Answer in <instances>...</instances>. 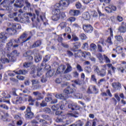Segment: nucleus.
<instances>
[{"instance_id":"obj_1","label":"nucleus","mask_w":126,"mask_h":126,"mask_svg":"<svg viewBox=\"0 0 126 126\" xmlns=\"http://www.w3.org/2000/svg\"><path fill=\"white\" fill-rule=\"evenodd\" d=\"M69 5V0H62L59 3H56L54 6V10L53 11V16L52 19L53 21H58L60 19H63L65 17L64 12L61 13V10L64 9L65 7H67Z\"/></svg>"},{"instance_id":"obj_2","label":"nucleus","mask_w":126,"mask_h":126,"mask_svg":"<svg viewBox=\"0 0 126 126\" xmlns=\"http://www.w3.org/2000/svg\"><path fill=\"white\" fill-rule=\"evenodd\" d=\"M28 36V34L26 33V32H24L18 39V40H11L9 42L6 44V48L7 51L10 52V51H12L15 48H18L19 46L18 44H14V42H15L16 44H20L22 43H25V42H27V41H29L30 39H31V36H29L26 39H24V38H26Z\"/></svg>"},{"instance_id":"obj_3","label":"nucleus","mask_w":126,"mask_h":126,"mask_svg":"<svg viewBox=\"0 0 126 126\" xmlns=\"http://www.w3.org/2000/svg\"><path fill=\"white\" fill-rule=\"evenodd\" d=\"M6 31L8 32V33L6 32H1L0 34V41H1L2 43H5L6 42V39H7V34L9 35H13L16 32V30L13 29L8 28L6 29Z\"/></svg>"},{"instance_id":"obj_4","label":"nucleus","mask_w":126,"mask_h":126,"mask_svg":"<svg viewBox=\"0 0 126 126\" xmlns=\"http://www.w3.org/2000/svg\"><path fill=\"white\" fill-rule=\"evenodd\" d=\"M105 10L108 13H112L113 11H117V7L114 5H110L105 8Z\"/></svg>"},{"instance_id":"obj_5","label":"nucleus","mask_w":126,"mask_h":126,"mask_svg":"<svg viewBox=\"0 0 126 126\" xmlns=\"http://www.w3.org/2000/svg\"><path fill=\"white\" fill-rule=\"evenodd\" d=\"M83 29L85 32L87 33H92L93 31V28L91 25H84L83 26Z\"/></svg>"},{"instance_id":"obj_6","label":"nucleus","mask_w":126,"mask_h":126,"mask_svg":"<svg viewBox=\"0 0 126 126\" xmlns=\"http://www.w3.org/2000/svg\"><path fill=\"white\" fill-rule=\"evenodd\" d=\"M118 32L121 33H125L126 32V23L125 22H122L121 23V26L118 28Z\"/></svg>"},{"instance_id":"obj_7","label":"nucleus","mask_w":126,"mask_h":126,"mask_svg":"<svg viewBox=\"0 0 126 126\" xmlns=\"http://www.w3.org/2000/svg\"><path fill=\"white\" fill-rule=\"evenodd\" d=\"M75 92H76V90L70 88V87H68L63 91V93L66 95H69V94H72V93H75Z\"/></svg>"},{"instance_id":"obj_8","label":"nucleus","mask_w":126,"mask_h":126,"mask_svg":"<svg viewBox=\"0 0 126 126\" xmlns=\"http://www.w3.org/2000/svg\"><path fill=\"white\" fill-rule=\"evenodd\" d=\"M109 31H110V36L107 38L106 42L107 43H108L109 46H111V45H113V44H114L113 41L112 40V39H113V30L110 28L109 29Z\"/></svg>"},{"instance_id":"obj_9","label":"nucleus","mask_w":126,"mask_h":126,"mask_svg":"<svg viewBox=\"0 0 126 126\" xmlns=\"http://www.w3.org/2000/svg\"><path fill=\"white\" fill-rule=\"evenodd\" d=\"M68 108L72 111H75L76 110H79V106H77L76 104L74 103H70L68 104Z\"/></svg>"},{"instance_id":"obj_10","label":"nucleus","mask_w":126,"mask_h":126,"mask_svg":"<svg viewBox=\"0 0 126 126\" xmlns=\"http://www.w3.org/2000/svg\"><path fill=\"white\" fill-rule=\"evenodd\" d=\"M32 94L34 96H36L37 97L36 100H42V99H44V95H42V93L38 91L33 92Z\"/></svg>"},{"instance_id":"obj_11","label":"nucleus","mask_w":126,"mask_h":126,"mask_svg":"<svg viewBox=\"0 0 126 126\" xmlns=\"http://www.w3.org/2000/svg\"><path fill=\"white\" fill-rule=\"evenodd\" d=\"M24 57L27 58L29 61H32L33 60V56H32V52L28 51L26 52L23 54Z\"/></svg>"},{"instance_id":"obj_12","label":"nucleus","mask_w":126,"mask_h":126,"mask_svg":"<svg viewBox=\"0 0 126 126\" xmlns=\"http://www.w3.org/2000/svg\"><path fill=\"white\" fill-rule=\"evenodd\" d=\"M23 0H16L14 4L15 7H19L21 8L23 6Z\"/></svg>"},{"instance_id":"obj_13","label":"nucleus","mask_w":126,"mask_h":126,"mask_svg":"<svg viewBox=\"0 0 126 126\" xmlns=\"http://www.w3.org/2000/svg\"><path fill=\"white\" fill-rule=\"evenodd\" d=\"M103 67L104 68L101 69L98 75L101 77H104V76H106V75L107 74V72L106 71L107 69L106 68V65H103Z\"/></svg>"},{"instance_id":"obj_14","label":"nucleus","mask_w":126,"mask_h":126,"mask_svg":"<svg viewBox=\"0 0 126 126\" xmlns=\"http://www.w3.org/2000/svg\"><path fill=\"white\" fill-rule=\"evenodd\" d=\"M69 14L70 15H72V16H77L80 14V11L79 10H70L69 11Z\"/></svg>"},{"instance_id":"obj_15","label":"nucleus","mask_w":126,"mask_h":126,"mask_svg":"<svg viewBox=\"0 0 126 126\" xmlns=\"http://www.w3.org/2000/svg\"><path fill=\"white\" fill-rule=\"evenodd\" d=\"M42 44V42L40 40H37L32 45H31L30 47V49H34V48H37L38 47H40V46Z\"/></svg>"},{"instance_id":"obj_16","label":"nucleus","mask_w":126,"mask_h":126,"mask_svg":"<svg viewBox=\"0 0 126 126\" xmlns=\"http://www.w3.org/2000/svg\"><path fill=\"white\" fill-rule=\"evenodd\" d=\"M37 69H38L37 68V67H36L35 65L32 66L31 71L30 73L32 75L33 77L34 78L36 77V74H35V73H36V71H37Z\"/></svg>"},{"instance_id":"obj_17","label":"nucleus","mask_w":126,"mask_h":126,"mask_svg":"<svg viewBox=\"0 0 126 126\" xmlns=\"http://www.w3.org/2000/svg\"><path fill=\"white\" fill-rule=\"evenodd\" d=\"M13 72H14L16 74L25 75V74H27L28 71L25 70H20L19 71L14 70Z\"/></svg>"},{"instance_id":"obj_18","label":"nucleus","mask_w":126,"mask_h":126,"mask_svg":"<svg viewBox=\"0 0 126 126\" xmlns=\"http://www.w3.org/2000/svg\"><path fill=\"white\" fill-rule=\"evenodd\" d=\"M112 87L115 90H120L122 88V85L120 83H112Z\"/></svg>"},{"instance_id":"obj_19","label":"nucleus","mask_w":126,"mask_h":126,"mask_svg":"<svg viewBox=\"0 0 126 126\" xmlns=\"http://www.w3.org/2000/svg\"><path fill=\"white\" fill-rule=\"evenodd\" d=\"M23 101V98H22V97H17L16 100H12V103L13 104L17 105L18 104H21Z\"/></svg>"},{"instance_id":"obj_20","label":"nucleus","mask_w":126,"mask_h":126,"mask_svg":"<svg viewBox=\"0 0 126 126\" xmlns=\"http://www.w3.org/2000/svg\"><path fill=\"white\" fill-rule=\"evenodd\" d=\"M50 59H51V56L50 55H46L43 57V61L41 63L42 66H44L45 65L44 63H47L48 61H50Z\"/></svg>"},{"instance_id":"obj_21","label":"nucleus","mask_w":126,"mask_h":126,"mask_svg":"<svg viewBox=\"0 0 126 126\" xmlns=\"http://www.w3.org/2000/svg\"><path fill=\"white\" fill-rule=\"evenodd\" d=\"M80 54L82 55V57H83L85 59H86L87 57L89 58L91 57V54L90 52L85 51L84 52H80Z\"/></svg>"},{"instance_id":"obj_22","label":"nucleus","mask_w":126,"mask_h":126,"mask_svg":"<svg viewBox=\"0 0 126 126\" xmlns=\"http://www.w3.org/2000/svg\"><path fill=\"white\" fill-rule=\"evenodd\" d=\"M82 17L83 19H85V20H89V19H90V18H91L90 14H89V12H87L84 13L83 14Z\"/></svg>"},{"instance_id":"obj_23","label":"nucleus","mask_w":126,"mask_h":126,"mask_svg":"<svg viewBox=\"0 0 126 126\" xmlns=\"http://www.w3.org/2000/svg\"><path fill=\"white\" fill-rule=\"evenodd\" d=\"M7 57H8L9 62H15V60H16L15 58L16 56H14V55H12L10 54H7Z\"/></svg>"},{"instance_id":"obj_24","label":"nucleus","mask_w":126,"mask_h":126,"mask_svg":"<svg viewBox=\"0 0 126 126\" xmlns=\"http://www.w3.org/2000/svg\"><path fill=\"white\" fill-rule=\"evenodd\" d=\"M0 94L2 96V98L1 99H6V98H10V97H11L10 95H9V94L6 96V94L5 93V92H3V91L0 92Z\"/></svg>"},{"instance_id":"obj_25","label":"nucleus","mask_w":126,"mask_h":126,"mask_svg":"<svg viewBox=\"0 0 126 126\" xmlns=\"http://www.w3.org/2000/svg\"><path fill=\"white\" fill-rule=\"evenodd\" d=\"M100 44L101 41H98L96 43V45L97 46V50L100 53H104V50H103V48L102 47V46L100 45Z\"/></svg>"},{"instance_id":"obj_26","label":"nucleus","mask_w":126,"mask_h":126,"mask_svg":"<svg viewBox=\"0 0 126 126\" xmlns=\"http://www.w3.org/2000/svg\"><path fill=\"white\" fill-rule=\"evenodd\" d=\"M8 117L7 113H4L3 112H0V120H3V119H6Z\"/></svg>"},{"instance_id":"obj_27","label":"nucleus","mask_w":126,"mask_h":126,"mask_svg":"<svg viewBox=\"0 0 126 126\" xmlns=\"http://www.w3.org/2000/svg\"><path fill=\"white\" fill-rule=\"evenodd\" d=\"M90 49L93 52H95L97 50V45L94 43H91L90 46Z\"/></svg>"},{"instance_id":"obj_28","label":"nucleus","mask_w":126,"mask_h":126,"mask_svg":"<svg viewBox=\"0 0 126 126\" xmlns=\"http://www.w3.org/2000/svg\"><path fill=\"white\" fill-rule=\"evenodd\" d=\"M115 38L116 39L117 41L120 42V43H124V38H123V36L121 35H116Z\"/></svg>"},{"instance_id":"obj_29","label":"nucleus","mask_w":126,"mask_h":126,"mask_svg":"<svg viewBox=\"0 0 126 126\" xmlns=\"http://www.w3.org/2000/svg\"><path fill=\"white\" fill-rule=\"evenodd\" d=\"M0 62H1L2 63H8L9 60L8 59L6 58V57H2L0 59Z\"/></svg>"},{"instance_id":"obj_30","label":"nucleus","mask_w":126,"mask_h":126,"mask_svg":"<svg viewBox=\"0 0 126 126\" xmlns=\"http://www.w3.org/2000/svg\"><path fill=\"white\" fill-rule=\"evenodd\" d=\"M65 70V65H60L58 68H57V71H59V72H63Z\"/></svg>"},{"instance_id":"obj_31","label":"nucleus","mask_w":126,"mask_h":126,"mask_svg":"<svg viewBox=\"0 0 126 126\" xmlns=\"http://www.w3.org/2000/svg\"><path fill=\"white\" fill-rule=\"evenodd\" d=\"M25 117L26 118V119H32V118L34 117V113L32 112L26 113L25 115Z\"/></svg>"},{"instance_id":"obj_32","label":"nucleus","mask_w":126,"mask_h":126,"mask_svg":"<svg viewBox=\"0 0 126 126\" xmlns=\"http://www.w3.org/2000/svg\"><path fill=\"white\" fill-rule=\"evenodd\" d=\"M93 68L94 72H95V73H96V74L98 75L100 71V69L99 68V67L97 65H94Z\"/></svg>"},{"instance_id":"obj_33","label":"nucleus","mask_w":126,"mask_h":126,"mask_svg":"<svg viewBox=\"0 0 126 126\" xmlns=\"http://www.w3.org/2000/svg\"><path fill=\"white\" fill-rule=\"evenodd\" d=\"M72 70V67H71V66L69 65V64H67V68L64 72V73H68V72H70Z\"/></svg>"},{"instance_id":"obj_34","label":"nucleus","mask_w":126,"mask_h":126,"mask_svg":"<svg viewBox=\"0 0 126 126\" xmlns=\"http://www.w3.org/2000/svg\"><path fill=\"white\" fill-rule=\"evenodd\" d=\"M41 60H42V56L40 55H38L37 56H35L34 57V61L35 63H39V62H40V61H41Z\"/></svg>"},{"instance_id":"obj_35","label":"nucleus","mask_w":126,"mask_h":126,"mask_svg":"<svg viewBox=\"0 0 126 126\" xmlns=\"http://www.w3.org/2000/svg\"><path fill=\"white\" fill-rule=\"evenodd\" d=\"M66 25H67L66 22H63L60 24L59 26L61 27V29H64V28L66 27Z\"/></svg>"},{"instance_id":"obj_36","label":"nucleus","mask_w":126,"mask_h":126,"mask_svg":"<svg viewBox=\"0 0 126 126\" xmlns=\"http://www.w3.org/2000/svg\"><path fill=\"white\" fill-rule=\"evenodd\" d=\"M123 48L122 47H117L116 49V53L117 54H122L123 53Z\"/></svg>"},{"instance_id":"obj_37","label":"nucleus","mask_w":126,"mask_h":126,"mask_svg":"<svg viewBox=\"0 0 126 126\" xmlns=\"http://www.w3.org/2000/svg\"><path fill=\"white\" fill-rule=\"evenodd\" d=\"M55 97L57 99H61V100H63L64 99V96L63 95V94H57L55 95Z\"/></svg>"},{"instance_id":"obj_38","label":"nucleus","mask_w":126,"mask_h":126,"mask_svg":"<svg viewBox=\"0 0 126 126\" xmlns=\"http://www.w3.org/2000/svg\"><path fill=\"white\" fill-rule=\"evenodd\" d=\"M71 27L72 28H73V29H79V28H80V26H79V25L76 23H74L72 24Z\"/></svg>"},{"instance_id":"obj_39","label":"nucleus","mask_w":126,"mask_h":126,"mask_svg":"<svg viewBox=\"0 0 126 126\" xmlns=\"http://www.w3.org/2000/svg\"><path fill=\"white\" fill-rule=\"evenodd\" d=\"M85 71L88 74H89V73H91V71H92L91 67L89 66L86 67L85 68Z\"/></svg>"},{"instance_id":"obj_40","label":"nucleus","mask_w":126,"mask_h":126,"mask_svg":"<svg viewBox=\"0 0 126 126\" xmlns=\"http://www.w3.org/2000/svg\"><path fill=\"white\" fill-rule=\"evenodd\" d=\"M72 82H74V83H75L77 85H81V84H82V82L80 80V79H79L75 80L74 81H72Z\"/></svg>"},{"instance_id":"obj_41","label":"nucleus","mask_w":126,"mask_h":126,"mask_svg":"<svg viewBox=\"0 0 126 126\" xmlns=\"http://www.w3.org/2000/svg\"><path fill=\"white\" fill-rule=\"evenodd\" d=\"M83 125H84V123H83V122L81 120L77 121L75 124L76 126H83Z\"/></svg>"},{"instance_id":"obj_42","label":"nucleus","mask_w":126,"mask_h":126,"mask_svg":"<svg viewBox=\"0 0 126 126\" xmlns=\"http://www.w3.org/2000/svg\"><path fill=\"white\" fill-rule=\"evenodd\" d=\"M32 85L35 86L37 84H39V80L37 79H33L32 80Z\"/></svg>"},{"instance_id":"obj_43","label":"nucleus","mask_w":126,"mask_h":126,"mask_svg":"<svg viewBox=\"0 0 126 126\" xmlns=\"http://www.w3.org/2000/svg\"><path fill=\"white\" fill-rule=\"evenodd\" d=\"M72 40H73V41H74L75 42L79 41V38H78V37L74 33H73L72 35Z\"/></svg>"},{"instance_id":"obj_44","label":"nucleus","mask_w":126,"mask_h":126,"mask_svg":"<svg viewBox=\"0 0 126 126\" xmlns=\"http://www.w3.org/2000/svg\"><path fill=\"white\" fill-rule=\"evenodd\" d=\"M91 80L93 81V82H95V83H97V79L96 78V76L95 75H92Z\"/></svg>"},{"instance_id":"obj_45","label":"nucleus","mask_w":126,"mask_h":126,"mask_svg":"<svg viewBox=\"0 0 126 126\" xmlns=\"http://www.w3.org/2000/svg\"><path fill=\"white\" fill-rule=\"evenodd\" d=\"M51 109L53 111H57L60 109V106H59V105H54L52 106Z\"/></svg>"},{"instance_id":"obj_46","label":"nucleus","mask_w":126,"mask_h":126,"mask_svg":"<svg viewBox=\"0 0 126 126\" xmlns=\"http://www.w3.org/2000/svg\"><path fill=\"white\" fill-rule=\"evenodd\" d=\"M28 15H29V16H31V17H32L31 19H32V21H34V19H36V15L35 14H32V13H29L28 14Z\"/></svg>"},{"instance_id":"obj_47","label":"nucleus","mask_w":126,"mask_h":126,"mask_svg":"<svg viewBox=\"0 0 126 126\" xmlns=\"http://www.w3.org/2000/svg\"><path fill=\"white\" fill-rule=\"evenodd\" d=\"M7 0H4L2 2L0 3L1 5H2L3 7H6L7 6Z\"/></svg>"},{"instance_id":"obj_48","label":"nucleus","mask_w":126,"mask_h":126,"mask_svg":"<svg viewBox=\"0 0 126 126\" xmlns=\"http://www.w3.org/2000/svg\"><path fill=\"white\" fill-rule=\"evenodd\" d=\"M74 96L77 98V99H82L83 95L81 94H74Z\"/></svg>"},{"instance_id":"obj_49","label":"nucleus","mask_w":126,"mask_h":126,"mask_svg":"<svg viewBox=\"0 0 126 126\" xmlns=\"http://www.w3.org/2000/svg\"><path fill=\"white\" fill-rule=\"evenodd\" d=\"M103 57H104V60L105 61L106 63H111V61L110 60L109 58H108V57L106 56L105 55H104Z\"/></svg>"},{"instance_id":"obj_50","label":"nucleus","mask_w":126,"mask_h":126,"mask_svg":"<svg viewBox=\"0 0 126 126\" xmlns=\"http://www.w3.org/2000/svg\"><path fill=\"white\" fill-rule=\"evenodd\" d=\"M82 49H83V50H85L86 51L87 50H88V43H84L82 46Z\"/></svg>"},{"instance_id":"obj_51","label":"nucleus","mask_w":126,"mask_h":126,"mask_svg":"<svg viewBox=\"0 0 126 126\" xmlns=\"http://www.w3.org/2000/svg\"><path fill=\"white\" fill-rule=\"evenodd\" d=\"M58 105L61 110H64V104L63 103V102H60V104Z\"/></svg>"},{"instance_id":"obj_52","label":"nucleus","mask_w":126,"mask_h":126,"mask_svg":"<svg viewBox=\"0 0 126 126\" xmlns=\"http://www.w3.org/2000/svg\"><path fill=\"white\" fill-rule=\"evenodd\" d=\"M76 68L77 69V70L79 71V72H82V71H83V69H82V67H81L80 64L77 65Z\"/></svg>"},{"instance_id":"obj_53","label":"nucleus","mask_w":126,"mask_h":126,"mask_svg":"<svg viewBox=\"0 0 126 126\" xmlns=\"http://www.w3.org/2000/svg\"><path fill=\"white\" fill-rule=\"evenodd\" d=\"M97 58L98 59V60L100 61V63H103V55H102V54H99L97 55Z\"/></svg>"},{"instance_id":"obj_54","label":"nucleus","mask_w":126,"mask_h":126,"mask_svg":"<svg viewBox=\"0 0 126 126\" xmlns=\"http://www.w3.org/2000/svg\"><path fill=\"white\" fill-rule=\"evenodd\" d=\"M47 103L45 100H42V102L40 104V107H47Z\"/></svg>"},{"instance_id":"obj_55","label":"nucleus","mask_w":126,"mask_h":126,"mask_svg":"<svg viewBox=\"0 0 126 126\" xmlns=\"http://www.w3.org/2000/svg\"><path fill=\"white\" fill-rule=\"evenodd\" d=\"M0 107L2 108V109H4V110H8L9 109L8 106L5 104H1L0 105Z\"/></svg>"},{"instance_id":"obj_56","label":"nucleus","mask_w":126,"mask_h":126,"mask_svg":"<svg viewBox=\"0 0 126 126\" xmlns=\"http://www.w3.org/2000/svg\"><path fill=\"white\" fill-rule=\"evenodd\" d=\"M117 69L119 72H121V73H124V71H125V68L124 67H119L117 68Z\"/></svg>"},{"instance_id":"obj_57","label":"nucleus","mask_w":126,"mask_h":126,"mask_svg":"<svg viewBox=\"0 0 126 126\" xmlns=\"http://www.w3.org/2000/svg\"><path fill=\"white\" fill-rule=\"evenodd\" d=\"M80 37L82 40H85L87 38L86 35L84 33H81L80 34Z\"/></svg>"},{"instance_id":"obj_58","label":"nucleus","mask_w":126,"mask_h":126,"mask_svg":"<svg viewBox=\"0 0 126 126\" xmlns=\"http://www.w3.org/2000/svg\"><path fill=\"white\" fill-rule=\"evenodd\" d=\"M10 54L15 57H17V56L19 55V54L17 53V50H14Z\"/></svg>"},{"instance_id":"obj_59","label":"nucleus","mask_w":126,"mask_h":126,"mask_svg":"<svg viewBox=\"0 0 126 126\" xmlns=\"http://www.w3.org/2000/svg\"><path fill=\"white\" fill-rule=\"evenodd\" d=\"M40 123H42V126H47L46 125H47V121L43 120V119H40L39 120Z\"/></svg>"},{"instance_id":"obj_60","label":"nucleus","mask_w":126,"mask_h":126,"mask_svg":"<svg viewBox=\"0 0 126 126\" xmlns=\"http://www.w3.org/2000/svg\"><path fill=\"white\" fill-rule=\"evenodd\" d=\"M47 75H48L49 76H53L54 75V72H53V71L49 70L47 73H46Z\"/></svg>"},{"instance_id":"obj_61","label":"nucleus","mask_w":126,"mask_h":126,"mask_svg":"<svg viewBox=\"0 0 126 126\" xmlns=\"http://www.w3.org/2000/svg\"><path fill=\"white\" fill-rule=\"evenodd\" d=\"M28 102H31V103H33V102H35V100L33 99L32 96L29 95L28 96Z\"/></svg>"},{"instance_id":"obj_62","label":"nucleus","mask_w":126,"mask_h":126,"mask_svg":"<svg viewBox=\"0 0 126 126\" xmlns=\"http://www.w3.org/2000/svg\"><path fill=\"white\" fill-rule=\"evenodd\" d=\"M43 111L45 113H49L51 112V109H50L49 108H48V107H46V108H44Z\"/></svg>"},{"instance_id":"obj_63","label":"nucleus","mask_w":126,"mask_h":126,"mask_svg":"<svg viewBox=\"0 0 126 126\" xmlns=\"http://www.w3.org/2000/svg\"><path fill=\"white\" fill-rule=\"evenodd\" d=\"M7 73L9 76H11V77H13L15 75L14 73L11 72V71H8Z\"/></svg>"},{"instance_id":"obj_64","label":"nucleus","mask_w":126,"mask_h":126,"mask_svg":"<svg viewBox=\"0 0 126 126\" xmlns=\"http://www.w3.org/2000/svg\"><path fill=\"white\" fill-rule=\"evenodd\" d=\"M68 21H70L71 23H72V22H74V21H75V20H76V19L74 17H70L68 19Z\"/></svg>"}]
</instances>
